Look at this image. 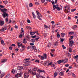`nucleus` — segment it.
Listing matches in <instances>:
<instances>
[{
	"label": "nucleus",
	"instance_id": "obj_1",
	"mask_svg": "<svg viewBox=\"0 0 78 78\" xmlns=\"http://www.w3.org/2000/svg\"><path fill=\"white\" fill-rule=\"evenodd\" d=\"M36 12L37 15L38 16H37V18L38 19H39V20H42V19H41V18L40 17H42V16L41 13H40L38 11H36Z\"/></svg>",
	"mask_w": 78,
	"mask_h": 78
},
{
	"label": "nucleus",
	"instance_id": "obj_2",
	"mask_svg": "<svg viewBox=\"0 0 78 78\" xmlns=\"http://www.w3.org/2000/svg\"><path fill=\"white\" fill-rule=\"evenodd\" d=\"M24 63H30L31 62H29L28 61H30L31 60V58H25L24 59Z\"/></svg>",
	"mask_w": 78,
	"mask_h": 78
},
{
	"label": "nucleus",
	"instance_id": "obj_3",
	"mask_svg": "<svg viewBox=\"0 0 78 78\" xmlns=\"http://www.w3.org/2000/svg\"><path fill=\"white\" fill-rule=\"evenodd\" d=\"M58 41H57L52 45L53 48H55L56 46H58Z\"/></svg>",
	"mask_w": 78,
	"mask_h": 78
},
{
	"label": "nucleus",
	"instance_id": "obj_4",
	"mask_svg": "<svg viewBox=\"0 0 78 78\" xmlns=\"http://www.w3.org/2000/svg\"><path fill=\"white\" fill-rule=\"evenodd\" d=\"M29 73L26 72L24 75V77L25 78H27L29 76Z\"/></svg>",
	"mask_w": 78,
	"mask_h": 78
},
{
	"label": "nucleus",
	"instance_id": "obj_5",
	"mask_svg": "<svg viewBox=\"0 0 78 78\" xmlns=\"http://www.w3.org/2000/svg\"><path fill=\"white\" fill-rule=\"evenodd\" d=\"M30 73L32 75H35L36 74V71H30Z\"/></svg>",
	"mask_w": 78,
	"mask_h": 78
},
{
	"label": "nucleus",
	"instance_id": "obj_6",
	"mask_svg": "<svg viewBox=\"0 0 78 78\" xmlns=\"http://www.w3.org/2000/svg\"><path fill=\"white\" fill-rule=\"evenodd\" d=\"M7 11H8V10L6 9H1V11L2 12H3V13H5Z\"/></svg>",
	"mask_w": 78,
	"mask_h": 78
},
{
	"label": "nucleus",
	"instance_id": "obj_7",
	"mask_svg": "<svg viewBox=\"0 0 78 78\" xmlns=\"http://www.w3.org/2000/svg\"><path fill=\"white\" fill-rule=\"evenodd\" d=\"M68 61V59L67 58H65L63 61V64H65L66 62H67Z\"/></svg>",
	"mask_w": 78,
	"mask_h": 78
},
{
	"label": "nucleus",
	"instance_id": "obj_8",
	"mask_svg": "<svg viewBox=\"0 0 78 78\" xmlns=\"http://www.w3.org/2000/svg\"><path fill=\"white\" fill-rule=\"evenodd\" d=\"M38 57L41 59V60H44V57L42 56L41 55H39Z\"/></svg>",
	"mask_w": 78,
	"mask_h": 78
},
{
	"label": "nucleus",
	"instance_id": "obj_9",
	"mask_svg": "<svg viewBox=\"0 0 78 78\" xmlns=\"http://www.w3.org/2000/svg\"><path fill=\"white\" fill-rule=\"evenodd\" d=\"M20 76H21L20 74L18 73L16 75H15V76L17 78H19V77H20Z\"/></svg>",
	"mask_w": 78,
	"mask_h": 78
},
{
	"label": "nucleus",
	"instance_id": "obj_10",
	"mask_svg": "<svg viewBox=\"0 0 78 78\" xmlns=\"http://www.w3.org/2000/svg\"><path fill=\"white\" fill-rule=\"evenodd\" d=\"M7 29L6 27H3L0 30V31H5V30H6Z\"/></svg>",
	"mask_w": 78,
	"mask_h": 78
},
{
	"label": "nucleus",
	"instance_id": "obj_11",
	"mask_svg": "<svg viewBox=\"0 0 78 78\" xmlns=\"http://www.w3.org/2000/svg\"><path fill=\"white\" fill-rule=\"evenodd\" d=\"M6 61H7V59H3L1 61V62L4 63L5 62H6Z\"/></svg>",
	"mask_w": 78,
	"mask_h": 78
},
{
	"label": "nucleus",
	"instance_id": "obj_12",
	"mask_svg": "<svg viewBox=\"0 0 78 78\" xmlns=\"http://www.w3.org/2000/svg\"><path fill=\"white\" fill-rule=\"evenodd\" d=\"M17 69H18V70H21L23 69V67L20 66H19L17 68Z\"/></svg>",
	"mask_w": 78,
	"mask_h": 78
},
{
	"label": "nucleus",
	"instance_id": "obj_13",
	"mask_svg": "<svg viewBox=\"0 0 78 78\" xmlns=\"http://www.w3.org/2000/svg\"><path fill=\"white\" fill-rule=\"evenodd\" d=\"M5 73H2V74L0 76V78H2L5 75Z\"/></svg>",
	"mask_w": 78,
	"mask_h": 78
},
{
	"label": "nucleus",
	"instance_id": "obj_14",
	"mask_svg": "<svg viewBox=\"0 0 78 78\" xmlns=\"http://www.w3.org/2000/svg\"><path fill=\"white\" fill-rule=\"evenodd\" d=\"M57 62H58V64H61V63L63 62V60H59Z\"/></svg>",
	"mask_w": 78,
	"mask_h": 78
},
{
	"label": "nucleus",
	"instance_id": "obj_15",
	"mask_svg": "<svg viewBox=\"0 0 78 78\" xmlns=\"http://www.w3.org/2000/svg\"><path fill=\"white\" fill-rule=\"evenodd\" d=\"M38 71L39 73H40L41 72H44V73H45V71L43 70H41L40 69H38Z\"/></svg>",
	"mask_w": 78,
	"mask_h": 78
},
{
	"label": "nucleus",
	"instance_id": "obj_16",
	"mask_svg": "<svg viewBox=\"0 0 78 78\" xmlns=\"http://www.w3.org/2000/svg\"><path fill=\"white\" fill-rule=\"evenodd\" d=\"M32 16L34 17V19H36V15L34 14V12H32Z\"/></svg>",
	"mask_w": 78,
	"mask_h": 78
},
{
	"label": "nucleus",
	"instance_id": "obj_17",
	"mask_svg": "<svg viewBox=\"0 0 78 78\" xmlns=\"http://www.w3.org/2000/svg\"><path fill=\"white\" fill-rule=\"evenodd\" d=\"M4 23H5V22H4V21H2L0 22V25L1 26H2V25H4Z\"/></svg>",
	"mask_w": 78,
	"mask_h": 78
},
{
	"label": "nucleus",
	"instance_id": "obj_18",
	"mask_svg": "<svg viewBox=\"0 0 78 78\" xmlns=\"http://www.w3.org/2000/svg\"><path fill=\"white\" fill-rule=\"evenodd\" d=\"M59 75H60V76H64V73H63L62 72H61L59 73Z\"/></svg>",
	"mask_w": 78,
	"mask_h": 78
},
{
	"label": "nucleus",
	"instance_id": "obj_19",
	"mask_svg": "<svg viewBox=\"0 0 78 78\" xmlns=\"http://www.w3.org/2000/svg\"><path fill=\"white\" fill-rule=\"evenodd\" d=\"M51 46V44L50 43H48L47 47L48 48H50V47Z\"/></svg>",
	"mask_w": 78,
	"mask_h": 78
},
{
	"label": "nucleus",
	"instance_id": "obj_20",
	"mask_svg": "<svg viewBox=\"0 0 78 78\" xmlns=\"http://www.w3.org/2000/svg\"><path fill=\"white\" fill-rule=\"evenodd\" d=\"M23 42L24 44H26L27 43V41L25 40V39H24L23 40Z\"/></svg>",
	"mask_w": 78,
	"mask_h": 78
},
{
	"label": "nucleus",
	"instance_id": "obj_21",
	"mask_svg": "<svg viewBox=\"0 0 78 78\" xmlns=\"http://www.w3.org/2000/svg\"><path fill=\"white\" fill-rule=\"evenodd\" d=\"M17 44H18V45L19 47L22 46V43H21V42L19 43V42H18Z\"/></svg>",
	"mask_w": 78,
	"mask_h": 78
},
{
	"label": "nucleus",
	"instance_id": "obj_22",
	"mask_svg": "<svg viewBox=\"0 0 78 78\" xmlns=\"http://www.w3.org/2000/svg\"><path fill=\"white\" fill-rule=\"evenodd\" d=\"M30 34L31 36H33V35H34V34H35V32H32L30 33Z\"/></svg>",
	"mask_w": 78,
	"mask_h": 78
},
{
	"label": "nucleus",
	"instance_id": "obj_23",
	"mask_svg": "<svg viewBox=\"0 0 78 78\" xmlns=\"http://www.w3.org/2000/svg\"><path fill=\"white\" fill-rule=\"evenodd\" d=\"M30 64L29 63H25L23 64L24 66L26 67L27 66H29V64Z\"/></svg>",
	"mask_w": 78,
	"mask_h": 78
},
{
	"label": "nucleus",
	"instance_id": "obj_24",
	"mask_svg": "<svg viewBox=\"0 0 78 78\" xmlns=\"http://www.w3.org/2000/svg\"><path fill=\"white\" fill-rule=\"evenodd\" d=\"M25 50V48H21L20 49V51H23Z\"/></svg>",
	"mask_w": 78,
	"mask_h": 78
},
{
	"label": "nucleus",
	"instance_id": "obj_25",
	"mask_svg": "<svg viewBox=\"0 0 78 78\" xmlns=\"http://www.w3.org/2000/svg\"><path fill=\"white\" fill-rule=\"evenodd\" d=\"M39 77H41V78H45L44 77H43V76H41L40 74H39L38 76V77L39 78Z\"/></svg>",
	"mask_w": 78,
	"mask_h": 78
},
{
	"label": "nucleus",
	"instance_id": "obj_26",
	"mask_svg": "<svg viewBox=\"0 0 78 78\" xmlns=\"http://www.w3.org/2000/svg\"><path fill=\"white\" fill-rule=\"evenodd\" d=\"M56 5H53V8H54L53 10H55V9H56Z\"/></svg>",
	"mask_w": 78,
	"mask_h": 78
},
{
	"label": "nucleus",
	"instance_id": "obj_27",
	"mask_svg": "<svg viewBox=\"0 0 78 78\" xmlns=\"http://www.w3.org/2000/svg\"><path fill=\"white\" fill-rule=\"evenodd\" d=\"M35 41L36 40L34 39H32L30 41H31V42H33H33H35Z\"/></svg>",
	"mask_w": 78,
	"mask_h": 78
},
{
	"label": "nucleus",
	"instance_id": "obj_28",
	"mask_svg": "<svg viewBox=\"0 0 78 78\" xmlns=\"http://www.w3.org/2000/svg\"><path fill=\"white\" fill-rule=\"evenodd\" d=\"M61 34L62 37H64V36L65 35V33H61Z\"/></svg>",
	"mask_w": 78,
	"mask_h": 78
},
{
	"label": "nucleus",
	"instance_id": "obj_29",
	"mask_svg": "<svg viewBox=\"0 0 78 78\" xmlns=\"http://www.w3.org/2000/svg\"><path fill=\"white\" fill-rule=\"evenodd\" d=\"M33 6V4L32 3H30L29 4V6L30 7H32Z\"/></svg>",
	"mask_w": 78,
	"mask_h": 78
},
{
	"label": "nucleus",
	"instance_id": "obj_30",
	"mask_svg": "<svg viewBox=\"0 0 78 78\" xmlns=\"http://www.w3.org/2000/svg\"><path fill=\"white\" fill-rule=\"evenodd\" d=\"M57 75H58V73L56 72L54 74V76L55 77H56V76H57Z\"/></svg>",
	"mask_w": 78,
	"mask_h": 78
},
{
	"label": "nucleus",
	"instance_id": "obj_31",
	"mask_svg": "<svg viewBox=\"0 0 78 78\" xmlns=\"http://www.w3.org/2000/svg\"><path fill=\"white\" fill-rule=\"evenodd\" d=\"M72 76H73V77H76V75H75V74H74V73H72Z\"/></svg>",
	"mask_w": 78,
	"mask_h": 78
},
{
	"label": "nucleus",
	"instance_id": "obj_32",
	"mask_svg": "<svg viewBox=\"0 0 78 78\" xmlns=\"http://www.w3.org/2000/svg\"><path fill=\"white\" fill-rule=\"evenodd\" d=\"M9 76H10V74H8L6 76V78H8L9 77Z\"/></svg>",
	"mask_w": 78,
	"mask_h": 78
},
{
	"label": "nucleus",
	"instance_id": "obj_33",
	"mask_svg": "<svg viewBox=\"0 0 78 78\" xmlns=\"http://www.w3.org/2000/svg\"><path fill=\"white\" fill-rule=\"evenodd\" d=\"M56 9L57 10H58V11H60V10H61V9H60L58 7H57L56 8Z\"/></svg>",
	"mask_w": 78,
	"mask_h": 78
},
{
	"label": "nucleus",
	"instance_id": "obj_34",
	"mask_svg": "<svg viewBox=\"0 0 78 78\" xmlns=\"http://www.w3.org/2000/svg\"><path fill=\"white\" fill-rule=\"evenodd\" d=\"M34 51L35 52H37V49H36V47H34Z\"/></svg>",
	"mask_w": 78,
	"mask_h": 78
},
{
	"label": "nucleus",
	"instance_id": "obj_35",
	"mask_svg": "<svg viewBox=\"0 0 78 78\" xmlns=\"http://www.w3.org/2000/svg\"><path fill=\"white\" fill-rule=\"evenodd\" d=\"M74 43L73 41H72L69 42V44H73Z\"/></svg>",
	"mask_w": 78,
	"mask_h": 78
},
{
	"label": "nucleus",
	"instance_id": "obj_36",
	"mask_svg": "<svg viewBox=\"0 0 78 78\" xmlns=\"http://www.w3.org/2000/svg\"><path fill=\"white\" fill-rule=\"evenodd\" d=\"M33 71H36L37 70V68H34L33 69Z\"/></svg>",
	"mask_w": 78,
	"mask_h": 78
},
{
	"label": "nucleus",
	"instance_id": "obj_37",
	"mask_svg": "<svg viewBox=\"0 0 78 78\" xmlns=\"http://www.w3.org/2000/svg\"><path fill=\"white\" fill-rule=\"evenodd\" d=\"M69 51L70 52H72V48H69Z\"/></svg>",
	"mask_w": 78,
	"mask_h": 78
},
{
	"label": "nucleus",
	"instance_id": "obj_38",
	"mask_svg": "<svg viewBox=\"0 0 78 78\" xmlns=\"http://www.w3.org/2000/svg\"><path fill=\"white\" fill-rule=\"evenodd\" d=\"M26 38L27 39H30V36H29V35H27L26 36Z\"/></svg>",
	"mask_w": 78,
	"mask_h": 78
},
{
	"label": "nucleus",
	"instance_id": "obj_39",
	"mask_svg": "<svg viewBox=\"0 0 78 78\" xmlns=\"http://www.w3.org/2000/svg\"><path fill=\"white\" fill-rule=\"evenodd\" d=\"M44 58H47V54H44L43 55Z\"/></svg>",
	"mask_w": 78,
	"mask_h": 78
},
{
	"label": "nucleus",
	"instance_id": "obj_40",
	"mask_svg": "<svg viewBox=\"0 0 78 78\" xmlns=\"http://www.w3.org/2000/svg\"><path fill=\"white\" fill-rule=\"evenodd\" d=\"M68 8L69 9H67V13H69V11H70V8L68 7Z\"/></svg>",
	"mask_w": 78,
	"mask_h": 78
},
{
	"label": "nucleus",
	"instance_id": "obj_41",
	"mask_svg": "<svg viewBox=\"0 0 78 78\" xmlns=\"http://www.w3.org/2000/svg\"><path fill=\"white\" fill-rule=\"evenodd\" d=\"M57 36L59 38L60 37V35L58 33L57 34Z\"/></svg>",
	"mask_w": 78,
	"mask_h": 78
},
{
	"label": "nucleus",
	"instance_id": "obj_42",
	"mask_svg": "<svg viewBox=\"0 0 78 78\" xmlns=\"http://www.w3.org/2000/svg\"><path fill=\"white\" fill-rule=\"evenodd\" d=\"M2 16L3 17H4V18H5L6 17V16H5V13L2 14Z\"/></svg>",
	"mask_w": 78,
	"mask_h": 78
},
{
	"label": "nucleus",
	"instance_id": "obj_43",
	"mask_svg": "<svg viewBox=\"0 0 78 78\" xmlns=\"http://www.w3.org/2000/svg\"><path fill=\"white\" fill-rule=\"evenodd\" d=\"M11 72L12 73H15V70H14V69H12Z\"/></svg>",
	"mask_w": 78,
	"mask_h": 78
},
{
	"label": "nucleus",
	"instance_id": "obj_44",
	"mask_svg": "<svg viewBox=\"0 0 78 78\" xmlns=\"http://www.w3.org/2000/svg\"><path fill=\"white\" fill-rule=\"evenodd\" d=\"M5 22H8V18H5Z\"/></svg>",
	"mask_w": 78,
	"mask_h": 78
},
{
	"label": "nucleus",
	"instance_id": "obj_45",
	"mask_svg": "<svg viewBox=\"0 0 78 78\" xmlns=\"http://www.w3.org/2000/svg\"><path fill=\"white\" fill-rule=\"evenodd\" d=\"M34 46H30V48H31V49H32V50H34Z\"/></svg>",
	"mask_w": 78,
	"mask_h": 78
},
{
	"label": "nucleus",
	"instance_id": "obj_46",
	"mask_svg": "<svg viewBox=\"0 0 78 78\" xmlns=\"http://www.w3.org/2000/svg\"><path fill=\"white\" fill-rule=\"evenodd\" d=\"M74 32H70L69 33V34H74Z\"/></svg>",
	"mask_w": 78,
	"mask_h": 78
},
{
	"label": "nucleus",
	"instance_id": "obj_47",
	"mask_svg": "<svg viewBox=\"0 0 78 78\" xmlns=\"http://www.w3.org/2000/svg\"><path fill=\"white\" fill-rule=\"evenodd\" d=\"M35 62H38V63H39V60H36Z\"/></svg>",
	"mask_w": 78,
	"mask_h": 78
},
{
	"label": "nucleus",
	"instance_id": "obj_48",
	"mask_svg": "<svg viewBox=\"0 0 78 78\" xmlns=\"http://www.w3.org/2000/svg\"><path fill=\"white\" fill-rule=\"evenodd\" d=\"M76 9H71V11L72 12H73L74 11H75Z\"/></svg>",
	"mask_w": 78,
	"mask_h": 78
},
{
	"label": "nucleus",
	"instance_id": "obj_49",
	"mask_svg": "<svg viewBox=\"0 0 78 78\" xmlns=\"http://www.w3.org/2000/svg\"><path fill=\"white\" fill-rule=\"evenodd\" d=\"M60 41L61 42H63L64 41V39L63 38H61Z\"/></svg>",
	"mask_w": 78,
	"mask_h": 78
},
{
	"label": "nucleus",
	"instance_id": "obj_50",
	"mask_svg": "<svg viewBox=\"0 0 78 78\" xmlns=\"http://www.w3.org/2000/svg\"><path fill=\"white\" fill-rule=\"evenodd\" d=\"M52 63H53V62H51L50 63H48V66H50V65H51V64H52Z\"/></svg>",
	"mask_w": 78,
	"mask_h": 78
},
{
	"label": "nucleus",
	"instance_id": "obj_51",
	"mask_svg": "<svg viewBox=\"0 0 78 78\" xmlns=\"http://www.w3.org/2000/svg\"><path fill=\"white\" fill-rule=\"evenodd\" d=\"M27 29H29V30H31V28L30 27H27Z\"/></svg>",
	"mask_w": 78,
	"mask_h": 78
},
{
	"label": "nucleus",
	"instance_id": "obj_52",
	"mask_svg": "<svg viewBox=\"0 0 78 78\" xmlns=\"http://www.w3.org/2000/svg\"><path fill=\"white\" fill-rule=\"evenodd\" d=\"M21 33H23V28H21Z\"/></svg>",
	"mask_w": 78,
	"mask_h": 78
},
{
	"label": "nucleus",
	"instance_id": "obj_53",
	"mask_svg": "<svg viewBox=\"0 0 78 78\" xmlns=\"http://www.w3.org/2000/svg\"><path fill=\"white\" fill-rule=\"evenodd\" d=\"M19 37H20V38H22V35H20L19 36Z\"/></svg>",
	"mask_w": 78,
	"mask_h": 78
},
{
	"label": "nucleus",
	"instance_id": "obj_54",
	"mask_svg": "<svg viewBox=\"0 0 78 78\" xmlns=\"http://www.w3.org/2000/svg\"><path fill=\"white\" fill-rule=\"evenodd\" d=\"M44 27L45 28H48V26H47L46 25H44Z\"/></svg>",
	"mask_w": 78,
	"mask_h": 78
},
{
	"label": "nucleus",
	"instance_id": "obj_55",
	"mask_svg": "<svg viewBox=\"0 0 78 78\" xmlns=\"http://www.w3.org/2000/svg\"><path fill=\"white\" fill-rule=\"evenodd\" d=\"M27 22L28 23H31V21H30V20H27Z\"/></svg>",
	"mask_w": 78,
	"mask_h": 78
},
{
	"label": "nucleus",
	"instance_id": "obj_56",
	"mask_svg": "<svg viewBox=\"0 0 78 78\" xmlns=\"http://www.w3.org/2000/svg\"><path fill=\"white\" fill-rule=\"evenodd\" d=\"M3 2L4 3H5V4H7L8 3V2L7 1H3Z\"/></svg>",
	"mask_w": 78,
	"mask_h": 78
},
{
	"label": "nucleus",
	"instance_id": "obj_57",
	"mask_svg": "<svg viewBox=\"0 0 78 78\" xmlns=\"http://www.w3.org/2000/svg\"><path fill=\"white\" fill-rule=\"evenodd\" d=\"M4 14H5V16H7V17H8V14L6 13V12L4 13Z\"/></svg>",
	"mask_w": 78,
	"mask_h": 78
},
{
	"label": "nucleus",
	"instance_id": "obj_58",
	"mask_svg": "<svg viewBox=\"0 0 78 78\" xmlns=\"http://www.w3.org/2000/svg\"><path fill=\"white\" fill-rule=\"evenodd\" d=\"M69 66V65L67 64L65 65V67H68Z\"/></svg>",
	"mask_w": 78,
	"mask_h": 78
},
{
	"label": "nucleus",
	"instance_id": "obj_59",
	"mask_svg": "<svg viewBox=\"0 0 78 78\" xmlns=\"http://www.w3.org/2000/svg\"><path fill=\"white\" fill-rule=\"evenodd\" d=\"M67 55L68 56H70L71 55H70V53H68L67 54Z\"/></svg>",
	"mask_w": 78,
	"mask_h": 78
},
{
	"label": "nucleus",
	"instance_id": "obj_60",
	"mask_svg": "<svg viewBox=\"0 0 78 78\" xmlns=\"http://www.w3.org/2000/svg\"><path fill=\"white\" fill-rule=\"evenodd\" d=\"M42 3H44L45 2V0H41Z\"/></svg>",
	"mask_w": 78,
	"mask_h": 78
},
{
	"label": "nucleus",
	"instance_id": "obj_61",
	"mask_svg": "<svg viewBox=\"0 0 78 78\" xmlns=\"http://www.w3.org/2000/svg\"><path fill=\"white\" fill-rule=\"evenodd\" d=\"M71 73H72V71H69V73H68V74L71 75Z\"/></svg>",
	"mask_w": 78,
	"mask_h": 78
},
{
	"label": "nucleus",
	"instance_id": "obj_62",
	"mask_svg": "<svg viewBox=\"0 0 78 78\" xmlns=\"http://www.w3.org/2000/svg\"><path fill=\"white\" fill-rule=\"evenodd\" d=\"M36 5H39V2H37L35 3Z\"/></svg>",
	"mask_w": 78,
	"mask_h": 78
},
{
	"label": "nucleus",
	"instance_id": "obj_63",
	"mask_svg": "<svg viewBox=\"0 0 78 78\" xmlns=\"http://www.w3.org/2000/svg\"><path fill=\"white\" fill-rule=\"evenodd\" d=\"M1 44H3V43H4V41L2 40L1 41Z\"/></svg>",
	"mask_w": 78,
	"mask_h": 78
},
{
	"label": "nucleus",
	"instance_id": "obj_64",
	"mask_svg": "<svg viewBox=\"0 0 78 78\" xmlns=\"http://www.w3.org/2000/svg\"><path fill=\"white\" fill-rule=\"evenodd\" d=\"M30 45H34V43H30Z\"/></svg>",
	"mask_w": 78,
	"mask_h": 78
}]
</instances>
